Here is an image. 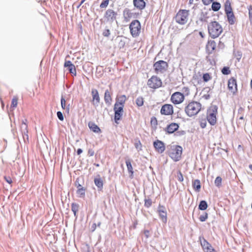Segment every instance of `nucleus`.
<instances>
[{"label": "nucleus", "mask_w": 252, "mask_h": 252, "mask_svg": "<svg viewBox=\"0 0 252 252\" xmlns=\"http://www.w3.org/2000/svg\"><path fill=\"white\" fill-rule=\"evenodd\" d=\"M200 127L202 128H204L206 127V122L205 120H204V121H202L200 122Z\"/></svg>", "instance_id": "nucleus-60"}, {"label": "nucleus", "mask_w": 252, "mask_h": 252, "mask_svg": "<svg viewBox=\"0 0 252 252\" xmlns=\"http://www.w3.org/2000/svg\"><path fill=\"white\" fill-rule=\"evenodd\" d=\"M176 177H177L178 180L180 182H183L184 180V177H183V174L181 173V171H180V170H178L177 171Z\"/></svg>", "instance_id": "nucleus-43"}, {"label": "nucleus", "mask_w": 252, "mask_h": 252, "mask_svg": "<svg viewBox=\"0 0 252 252\" xmlns=\"http://www.w3.org/2000/svg\"><path fill=\"white\" fill-rule=\"evenodd\" d=\"M117 15V12L114 10L108 9L104 14V18L107 22L112 23L115 21H116Z\"/></svg>", "instance_id": "nucleus-10"}, {"label": "nucleus", "mask_w": 252, "mask_h": 252, "mask_svg": "<svg viewBox=\"0 0 252 252\" xmlns=\"http://www.w3.org/2000/svg\"><path fill=\"white\" fill-rule=\"evenodd\" d=\"M220 3L218 1L213 0V1L212 2L211 9L214 12H217L220 9Z\"/></svg>", "instance_id": "nucleus-30"}, {"label": "nucleus", "mask_w": 252, "mask_h": 252, "mask_svg": "<svg viewBox=\"0 0 252 252\" xmlns=\"http://www.w3.org/2000/svg\"><path fill=\"white\" fill-rule=\"evenodd\" d=\"M134 6L137 9L142 10L145 8L146 3L144 0H133Z\"/></svg>", "instance_id": "nucleus-20"}, {"label": "nucleus", "mask_w": 252, "mask_h": 252, "mask_svg": "<svg viewBox=\"0 0 252 252\" xmlns=\"http://www.w3.org/2000/svg\"><path fill=\"white\" fill-rule=\"evenodd\" d=\"M152 205V200L150 198H145L144 199V206L147 208H150Z\"/></svg>", "instance_id": "nucleus-38"}, {"label": "nucleus", "mask_w": 252, "mask_h": 252, "mask_svg": "<svg viewBox=\"0 0 252 252\" xmlns=\"http://www.w3.org/2000/svg\"><path fill=\"white\" fill-rule=\"evenodd\" d=\"M123 15L126 21H128L131 18L135 17L134 15V13L131 12V10L127 8H126L124 10Z\"/></svg>", "instance_id": "nucleus-21"}, {"label": "nucleus", "mask_w": 252, "mask_h": 252, "mask_svg": "<svg viewBox=\"0 0 252 252\" xmlns=\"http://www.w3.org/2000/svg\"><path fill=\"white\" fill-rule=\"evenodd\" d=\"M79 179L77 178L75 182V186L78 189L79 188H83V187L79 183Z\"/></svg>", "instance_id": "nucleus-63"}, {"label": "nucleus", "mask_w": 252, "mask_h": 252, "mask_svg": "<svg viewBox=\"0 0 252 252\" xmlns=\"http://www.w3.org/2000/svg\"><path fill=\"white\" fill-rule=\"evenodd\" d=\"M247 9L249 11V19L250 23L252 24V5L248 6Z\"/></svg>", "instance_id": "nucleus-41"}, {"label": "nucleus", "mask_w": 252, "mask_h": 252, "mask_svg": "<svg viewBox=\"0 0 252 252\" xmlns=\"http://www.w3.org/2000/svg\"><path fill=\"white\" fill-rule=\"evenodd\" d=\"M218 109L217 105H212L207 110V119L211 126H214L216 124Z\"/></svg>", "instance_id": "nucleus-4"}, {"label": "nucleus", "mask_w": 252, "mask_h": 252, "mask_svg": "<svg viewBox=\"0 0 252 252\" xmlns=\"http://www.w3.org/2000/svg\"><path fill=\"white\" fill-rule=\"evenodd\" d=\"M104 99L105 103L108 106L111 105L112 98L108 90L105 91Z\"/></svg>", "instance_id": "nucleus-22"}, {"label": "nucleus", "mask_w": 252, "mask_h": 252, "mask_svg": "<svg viewBox=\"0 0 252 252\" xmlns=\"http://www.w3.org/2000/svg\"><path fill=\"white\" fill-rule=\"evenodd\" d=\"M65 102H66V101H65L64 97H63V95H62L61 98V107L63 109H65L66 108L67 112H68L69 110V105H68L66 107Z\"/></svg>", "instance_id": "nucleus-35"}, {"label": "nucleus", "mask_w": 252, "mask_h": 252, "mask_svg": "<svg viewBox=\"0 0 252 252\" xmlns=\"http://www.w3.org/2000/svg\"><path fill=\"white\" fill-rule=\"evenodd\" d=\"M102 34L103 36L108 37L110 35V31L107 27H106V28L103 30Z\"/></svg>", "instance_id": "nucleus-45"}, {"label": "nucleus", "mask_w": 252, "mask_h": 252, "mask_svg": "<svg viewBox=\"0 0 252 252\" xmlns=\"http://www.w3.org/2000/svg\"><path fill=\"white\" fill-rule=\"evenodd\" d=\"M224 11L225 14L233 12L230 0H226L224 3Z\"/></svg>", "instance_id": "nucleus-32"}, {"label": "nucleus", "mask_w": 252, "mask_h": 252, "mask_svg": "<svg viewBox=\"0 0 252 252\" xmlns=\"http://www.w3.org/2000/svg\"><path fill=\"white\" fill-rule=\"evenodd\" d=\"M207 29L209 36L213 39L218 37L223 32L221 25L216 21L210 22Z\"/></svg>", "instance_id": "nucleus-1"}, {"label": "nucleus", "mask_w": 252, "mask_h": 252, "mask_svg": "<svg viewBox=\"0 0 252 252\" xmlns=\"http://www.w3.org/2000/svg\"><path fill=\"white\" fill-rule=\"evenodd\" d=\"M205 252H214L215 249L211 245V247H206V249L204 250Z\"/></svg>", "instance_id": "nucleus-54"}, {"label": "nucleus", "mask_w": 252, "mask_h": 252, "mask_svg": "<svg viewBox=\"0 0 252 252\" xmlns=\"http://www.w3.org/2000/svg\"><path fill=\"white\" fill-rule=\"evenodd\" d=\"M126 99V95L124 94L116 98V102L115 103H117L118 106H123V107H124Z\"/></svg>", "instance_id": "nucleus-27"}, {"label": "nucleus", "mask_w": 252, "mask_h": 252, "mask_svg": "<svg viewBox=\"0 0 252 252\" xmlns=\"http://www.w3.org/2000/svg\"><path fill=\"white\" fill-rule=\"evenodd\" d=\"M57 116L58 118L61 121H63L64 120V117L63 114L61 111H58L57 112Z\"/></svg>", "instance_id": "nucleus-53"}, {"label": "nucleus", "mask_w": 252, "mask_h": 252, "mask_svg": "<svg viewBox=\"0 0 252 252\" xmlns=\"http://www.w3.org/2000/svg\"><path fill=\"white\" fill-rule=\"evenodd\" d=\"M64 67H67L69 72L72 76H76V69L75 66L70 61H66L64 63Z\"/></svg>", "instance_id": "nucleus-16"}, {"label": "nucleus", "mask_w": 252, "mask_h": 252, "mask_svg": "<svg viewBox=\"0 0 252 252\" xmlns=\"http://www.w3.org/2000/svg\"><path fill=\"white\" fill-rule=\"evenodd\" d=\"M147 85L149 88L156 89L162 86V82L159 77L156 76H153L148 79Z\"/></svg>", "instance_id": "nucleus-8"}, {"label": "nucleus", "mask_w": 252, "mask_h": 252, "mask_svg": "<svg viewBox=\"0 0 252 252\" xmlns=\"http://www.w3.org/2000/svg\"><path fill=\"white\" fill-rule=\"evenodd\" d=\"M208 217V214L206 212H204L202 215H200L199 220L201 222L205 221Z\"/></svg>", "instance_id": "nucleus-40"}, {"label": "nucleus", "mask_w": 252, "mask_h": 252, "mask_svg": "<svg viewBox=\"0 0 252 252\" xmlns=\"http://www.w3.org/2000/svg\"><path fill=\"white\" fill-rule=\"evenodd\" d=\"M208 207V203L205 200H201L198 205V209L201 211H204Z\"/></svg>", "instance_id": "nucleus-34"}, {"label": "nucleus", "mask_w": 252, "mask_h": 252, "mask_svg": "<svg viewBox=\"0 0 252 252\" xmlns=\"http://www.w3.org/2000/svg\"><path fill=\"white\" fill-rule=\"evenodd\" d=\"M77 193L79 194L80 196H84L85 194V189L83 187L77 189Z\"/></svg>", "instance_id": "nucleus-44"}, {"label": "nucleus", "mask_w": 252, "mask_h": 252, "mask_svg": "<svg viewBox=\"0 0 252 252\" xmlns=\"http://www.w3.org/2000/svg\"><path fill=\"white\" fill-rule=\"evenodd\" d=\"M221 181L222 179L220 176L217 177L215 180V184L216 186L218 188L220 187L221 185Z\"/></svg>", "instance_id": "nucleus-39"}, {"label": "nucleus", "mask_w": 252, "mask_h": 252, "mask_svg": "<svg viewBox=\"0 0 252 252\" xmlns=\"http://www.w3.org/2000/svg\"><path fill=\"white\" fill-rule=\"evenodd\" d=\"M160 113L164 115H171L173 113V107L170 104H165L162 106Z\"/></svg>", "instance_id": "nucleus-12"}, {"label": "nucleus", "mask_w": 252, "mask_h": 252, "mask_svg": "<svg viewBox=\"0 0 252 252\" xmlns=\"http://www.w3.org/2000/svg\"><path fill=\"white\" fill-rule=\"evenodd\" d=\"M203 3L205 5H208L213 1V0H202Z\"/></svg>", "instance_id": "nucleus-59"}, {"label": "nucleus", "mask_w": 252, "mask_h": 252, "mask_svg": "<svg viewBox=\"0 0 252 252\" xmlns=\"http://www.w3.org/2000/svg\"><path fill=\"white\" fill-rule=\"evenodd\" d=\"M124 107L123 106H118L117 103L114 104V120L117 124H118V121L122 119L124 112Z\"/></svg>", "instance_id": "nucleus-9"}, {"label": "nucleus", "mask_w": 252, "mask_h": 252, "mask_svg": "<svg viewBox=\"0 0 252 252\" xmlns=\"http://www.w3.org/2000/svg\"><path fill=\"white\" fill-rule=\"evenodd\" d=\"M199 239L200 241L201 246L204 245H208V244H209V242L203 237L200 236L199 237Z\"/></svg>", "instance_id": "nucleus-49"}, {"label": "nucleus", "mask_w": 252, "mask_h": 252, "mask_svg": "<svg viewBox=\"0 0 252 252\" xmlns=\"http://www.w3.org/2000/svg\"><path fill=\"white\" fill-rule=\"evenodd\" d=\"M216 43L214 40H210L208 41L206 44V51L208 54H211L216 49Z\"/></svg>", "instance_id": "nucleus-18"}, {"label": "nucleus", "mask_w": 252, "mask_h": 252, "mask_svg": "<svg viewBox=\"0 0 252 252\" xmlns=\"http://www.w3.org/2000/svg\"><path fill=\"white\" fill-rule=\"evenodd\" d=\"M94 185L97 188L99 191H102L103 188V182L99 175H97L94 179Z\"/></svg>", "instance_id": "nucleus-19"}, {"label": "nucleus", "mask_w": 252, "mask_h": 252, "mask_svg": "<svg viewBox=\"0 0 252 252\" xmlns=\"http://www.w3.org/2000/svg\"><path fill=\"white\" fill-rule=\"evenodd\" d=\"M136 104L138 107H141L143 105L144 98L142 96H138L135 100Z\"/></svg>", "instance_id": "nucleus-36"}, {"label": "nucleus", "mask_w": 252, "mask_h": 252, "mask_svg": "<svg viewBox=\"0 0 252 252\" xmlns=\"http://www.w3.org/2000/svg\"><path fill=\"white\" fill-rule=\"evenodd\" d=\"M201 104L197 101H191L189 102L187 106L185 107V111L189 117L197 115L200 111Z\"/></svg>", "instance_id": "nucleus-2"}, {"label": "nucleus", "mask_w": 252, "mask_h": 252, "mask_svg": "<svg viewBox=\"0 0 252 252\" xmlns=\"http://www.w3.org/2000/svg\"><path fill=\"white\" fill-rule=\"evenodd\" d=\"M192 187L195 191L198 192L201 189L200 181L198 179H196L192 182Z\"/></svg>", "instance_id": "nucleus-31"}, {"label": "nucleus", "mask_w": 252, "mask_h": 252, "mask_svg": "<svg viewBox=\"0 0 252 252\" xmlns=\"http://www.w3.org/2000/svg\"><path fill=\"white\" fill-rule=\"evenodd\" d=\"M91 93L93 101H95V103H94V104L95 105L96 104V105H98L100 102V97L97 90L95 89H92Z\"/></svg>", "instance_id": "nucleus-23"}, {"label": "nucleus", "mask_w": 252, "mask_h": 252, "mask_svg": "<svg viewBox=\"0 0 252 252\" xmlns=\"http://www.w3.org/2000/svg\"><path fill=\"white\" fill-rule=\"evenodd\" d=\"M71 211L73 212L76 219L77 218V212L79 210V205L78 204L73 202L71 204Z\"/></svg>", "instance_id": "nucleus-29"}, {"label": "nucleus", "mask_w": 252, "mask_h": 252, "mask_svg": "<svg viewBox=\"0 0 252 252\" xmlns=\"http://www.w3.org/2000/svg\"><path fill=\"white\" fill-rule=\"evenodd\" d=\"M17 105V98L15 97L12 99L11 107L15 108Z\"/></svg>", "instance_id": "nucleus-51"}, {"label": "nucleus", "mask_w": 252, "mask_h": 252, "mask_svg": "<svg viewBox=\"0 0 252 252\" xmlns=\"http://www.w3.org/2000/svg\"><path fill=\"white\" fill-rule=\"evenodd\" d=\"M96 227V223H93V225L91 226L92 231V232L94 231L95 230Z\"/></svg>", "instance_id": "nucleus-64"}, {"label": "nucleus", "mask_w": 252, "mask_h": 252, "mask_svg": "<svg viewBox=\"0 0 252 252\" xmlns=\"http://www.w3.org/2000/svg\"><path fill=\"white\" fill-rule=\"evenodd\" d=\"M208 12L207 11H201L199 15V20L202 23H207L209 18Z\"/></svg>", "instance_id": "nucleus-25"}, {"label": "nucleus", "mask_w": 252, "mask_h": 252, "mask_svg": "<svg viewBox=\"0 0 252 252\" xmlns=\"http://www.w3.org/2000/svg\"><path fill=\"white\" fill-rule=\"evenodd\" d=\"M158 212L160 218L162 220L163 222L166 223L167 222V212L165 207L163 205L159 204L158 208Z\"/></svg>", "instance_id": "nucleus-15"}, {"label": "nucleus", "mask_w": 252, "mask_h": 252, "mask_svg": "<svg viewBox=\"0 0 252 252\" xmlns=\"http://www.w3.org/2000/svg\"><path fill=\"white\" fill-rule=\"evenodd\" d=\"M183 92L185 93V95H188L189 94V89L188 87H184L183 88Z\"/></svg>", "instance_id": "nucleus-56"}, {"label": "nucleus", "mask_w": 252, "mask_h": 252, "mask_svg": "<svg viewBox=\"0 0 252 252\" xmlns=\"http://www.w3.org/2000/svg\"><path fill=\"white\" fill-rule=\"evenodd\" d=\"M202 78L203 81H204L205 82H207L210 79L211 77L209 73H206L205 74H203Z\"/></svg>", "instance_id": "nucleus-48"}, {"label": "nucleus", "mask_w": 252, "mask_h": 252, "mask_svg": "<svg viewBox=\"0 0 252 252\" xmlns=\"http://www.w3.org/2000/svg\"><path fill=\"white\" fill-rule=\"evenodd\" d=\"M109 0H103L100 4V7L101 8H106L109 4Z\"/></svg>", "instance_id": "nucleus-46"}, {"label": "nucleus", "mask_w": 252, "mask_h": 252, "mask_svg": "<svg viewBox=\"0 0 252 252\" xmlns=\"http://www.w3.org/2000/svg\"><path fill=\"white\" fill-rule=\"evenodd\" d=\"M221 72L223 75H228L230 73L231 71L228 66H224L221 69Z\"/></svg>", "instance_id": "nucleus-42"}, {"label": "nucleus", "mask_w": 252, "mask_h": 252, "mask_svg": "<svg viewBox=\"0 0 252 252\" xmlns=\"http://www.w3.org/2000/svg\"><path fill=\"white\" fill-rule=\"evenodd\" d=\"M189 15V10L186 9L180 10L175 17L176 22L181 25L185 24L187 22Z\"/></svg>", "instance_id": "nucleus-6"}, {"label": "nucleus", "mask_w": 252, "mask_h": 252, "mask_svg": "<svg viewBox=\"0 0 252 252\" xmlns=\"http://www.w3.org/2000/svg\"><path fill=\"white\" fill-rule=\"evenodd\" d=\"M21 130L23 131L24 134H26L28 136V125H21Z\"/></svg>", "instance_id": "nucleus-47"}, {"label": "nucleus", "mask_w": 252, "mask_h": 252, "mask_svg": "<svg viewBox=\"0 0 252 252\" xmlns=\"http://www.w3.org/2000/svg\"><path fill=\"white\" fill-rule=\"evenodd\" d=\"M153 146L156 151L159 154L162 153L165 149L164 143L159 140L155 141L153 143Z\"/></svg>", "instance_id": "nucleus-14"}, {"label": "nucleus", "mask_w": 252, "mask_h": 252, "mask_svg": "<svg viewBox=\"0 0 252 252\" xmlns=\"http://www.w3.org/2000/svg\"><path fill=\"white\" fill-rule=\"evenodd\" d=\"M186 131L185 130H179V131L177 130L176 133H175V135L177 136H181L186 134Z\"/></svg>", "instance_id": "nucleus-52"}, {"label": "nucleus", "mask_w": 252, "mask_h": 252, "mask_svg": "<svg viewBox=\"0 0 252 252\" xmlns=\"http://www.w3.org/2000/svg\"><path fill=\"white\" fill-rule=\"evenodd\" d=\"M135 148L139 151L142 150V144L140 140H138L137 142L134 144Z\"/></svg>", "instance_id": "nucleus-50"}, {"label": "nucleus", "mask_w": 252, "mask_h": 252, "mask_svg": "<svg viewBox=\"0 0 252 252\" xmlns=\"http://www.w3.org/2000/svg\"><path fill=\"white\" fill-rule=\"evenodd\" d=\"M94 150L92 149H89L88 150V154L89 156L92 157L94 155Z\"/></svg>", "instance_id": "nucleus-61"}, {"label": "nucleus", "mask_w": 252, "mask_h": 252, "mask_svg": "<svg viewBox=\"0 0 252 252\" xmlns=\"http://www.w3.org/2000/svg\"><path fill=\"white\" fill-rule=\"evenodd\" d=\"M153 67L157 74L163 73L167 70L168 64L165 61L159 60L154 63Z\"/></svg>", "instance_id": "nucleus-5"}, {"label": "nucleus", "mask_w": 252, "mask_h": 252, "mask_svg": "<svg viewBox=\"0 0 252 252\" xmlns=\"http://www.w3.org/2000/svg\"><path fill=\"white\" fill-rule=\"evenodd\" d=\"M126 165L127 166V170L128 173L130 174L129 177L133 178V171L131 161L129 159H127L126 161Z\"/></svg>", "instance_id": "nucleus-28"}, {"label": "nucleus", "mask_w": 252, "mask_h": 252, "mask_svg": "<svg viewBox=\"0 0 252 252\" xmlns=\"http://www.w3.org/2000/svg\"><path fill=\"white\" fill-rule=\"evenodd\" d=\"M144 234L145 235V237L147 239L150 237V231L149 230H144Z\"/></svg>", "instance_id": "nucleus-62"}, {"label": "nucleus", "mask_w": 252, "mask_h": 252, "mask_svg": "<svg viewBox=\"0 0 252 252\" xmlns=\"http://www.w3.org/2000/svg\"><path fill=\"white\" fill-rule=\"evenodd\" d=\"M179 127V125L178 124L176 123H172L167 126L165 130L168 134H172L174 132L178 130Z\"/></svg>", "instance_id": "nucleus-17"}, {"label": "nucleus", "mask_w": 252, "mask_h": 252, "mask_svg": "<svg viewBox=\"0 0 252 252\" xmlns=\"http://www.w3.org/2000/svg\"><path fill=\"white\" fill-rule=\"evenodd\" d=\"M236 59L238 62H239L242 57V53L240 51H237L235 54Z\"/></svg>", "instance_id": "nucleus-55"}, {"label": "nucleus", "mask_w": 252, "mask_h": 252, "mask_svg": "<svg viewBox=\"0 0 252 252\" xmlns=\"http://www.w3.org/2000/svg\"><path fill=\"white\" fill-rule=\"evenodd\" d=\"M4 180H5V181L8 183V184H10L12 183V180L11 178L9 176H4Z\"/></svg>", "instance_id": "nucleus-58"}, {"label": "nucleus", "mask_w": 252, "mask_h": 252, "mask_svg": "<svg viewBox=\"0 0 252 252\" xmlns=\"http://www.w3.org/2000/svg\"><path fill=\"white\" fill-rule=\"evenodd\" d=\"M185 96L183 93L177 92L173 93L171 96V101L174 104L181 103L184 100Z\"/></svg>", "instance_id": "nucleus-11"}, {"label": "nucleus", "mask_w": 252, "mask_h": 252, "mask_svg": "<svg viewBox=\"0 0 252 252\" xmlns=\"http://www.w3.org/2000/svg\"><path fill=\"white\" fill-rule=\"evenodd\" d=\"M244 111H245L244 108L241 106H240L238 110V117H239V118H238L239 124H241V122H240V120H244Z\"/></svg>", "instance_id": "nucleus-33"}, {"label": "nucleus", "mask_w": 252, "mask_h": 252, "mask_svg": "<svg viewBox=\"0 0 252 252\" xmlns=\"http://www.w3.org/2000/svg\"><path fill=\"white\" fill-rule=\"evenodd\" d=\"M88 126L90 129L92 130L94 132L98 133L101 132V129L99 127L96 125L94 122H89L88 124Z\"/></svg>", "instance_id": "nucleus-24"}, {"label": "nucleus", "mask_w": 252, "mask_h": 252, "mask_svg": "<svg viewBox=\"0 0 252 252\" xmlns=\"http://www.w3.org/2000/svg\"><path fill=\"white\" fill-rule=\"evenodd\" d=\"M151 123L152 125H157L158 122L156 117H153L151 118Z\"/></svg>", "instance_id": "nucleus-57"}, {"label": "nucleus", "mask_w": 252, "mask_h": 252, "mask_svg": "<svg viewBox=\"0 0 252 252\" xmlns=\"http://www.w3.org/2000/svg\"><path fill=\"white\" fill-rule=\"evenodd\" d=\"M183 148L180 145L171 146L170 150L169 152V156L174 161H179L181 158Z\"/></svg>", "instance_id": "nucleus-3"}, {"label": "nucleus", "mask_w": 252, "mask_h": 252, "mask_svg": "<svg viewBox=\"0 0 252 252\" xmlns=\"http://www.w3.org/2000/svg\"><path fill=\"white\" fill-rule=\"evenodd\" d=\"M228 88L229 90L235 94L237 91V84L236 79L233 77H231L228 81Z\"/></svg>", "instance_id": "nucleus-13"}, {"label": "nucleus", "mask_w": 252, "mask_h": 252, "mask_svg": "<svg viewBox=\"0 0 252 252\" xmlns=\"http://www.w3.org/2000/svg\"><path fill=\"white\" fill-rule=\"evenodd\" d=\"M126 45V37H123L121 38L118 42V46L120 49L124 48Z\"/></svg>", "instance_id": "nucleus-37"}, {"label": "nucleus", "mask_w": 252, "mask_h": 252, "mask_svg": "<svg viewBox=\"0 0 252 252\" xmlns=\"http://www.w3.org/2000/svg\"><path fill=\"white\" fill-rule=\"evenodd\" d=\"M226 15L228 23L231 25H234L236 21V18L233 12L228 13Z\"/></svg>", "instance_id": "nucleus-26"}, {"label": "nucleus", "mask_w": 252, "mask_h": 252, "mask_svg": "<svg viewBox=\"0 0 252 252\" xmlns=\"http://www.w3.org/2000/svg\"><path fill=\"white\" fill-rule=\"evenodd\" d=\"M130 32L133 37L139 35L141 30V24L138 20L132 21L129 25Z\"/></svg>", "instance_id": "nucleus-7"}]
</instances>
